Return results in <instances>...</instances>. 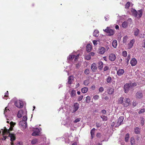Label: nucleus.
<instances>
[{
  "label": "nucleus",
  "instance_id": "nucleus-1",
  "mask_svg": "<svg viewBox=\"0 0 145 145\" xmlns=\"http://www.w3.org/2000/svg\"><path fill=\"white\" fill-rule=\"evenodd\" d=\"M10 127L9 129H5L3 130H2V132L3 135V136L4 140H5L6 139V137H9L10 138V140L12 141L11 144L12 145L13 143L12 141L15 140V138L14 135L11 134L9 132V131H12V130L13 127L15 125V123H13L12 121H11L10 123Z\"/></svg>",
  "mask_w": 145,
  "mask_h": 145
},
{
  "label": "nucleus",
  "instance_id": "nucleus-2",
  "mask_svg": "<svg viewBox=\"0 0 145 145\" xmlns=\"http://www.w3.org/2000/svg\"><path fill=\"white\" fill-rule=\"evenodd\" d=\"M131 12L133 15L138 18H140L142 15L143 11L141 9L137 11L135 9L132 8L131 10Z\"/></svg>",
  "mask_w": 145,
  "mask_h": 145
},
{
  "label": "nucleus",
  "instance_id": "nucleus-3",
  "mask_svg": "<svg viewBox=\"0 0 145 145\" xmlns=\"http://www.w3.org/2000/svg\"><path fill=\"white\" fill-rule=\"evenodd\" d=\"M27 120V116H24L23 117L22 120L19 123V125L23 129H24L27 127L26 121Z\"/></svg>",
  "mask_w": 145,
  "mask_h": 145
},
{
  "label": "nucleus",
  "instance_id": "nucleus-4",
  "mask_svg": "<svg viewBox=\"0 0 145 145\" xmlns=\"http://www.w3.org/2000/svg\"><path fill=\"white\" fill-rule=\"evenodd\" d=\"M27 112L25 110H20L18 112L17 116L18 118H20L22 116H23V117L25 116H27Z\"/></svg>",
  "mask_w": 145,
  "mask_h": 145
},
{
  "label": "nucleus",
  "instance_id": "nucleus-5",
  "mask_svg": "<svg viewBox=\"0 0 145 145\" xmlns=\"http://www.w3.org/2000/svg\"><path fill=\"white\" fill-rule=\"evenodd\" d=\"M15 106L18 108H21L23 106V102L20 100H17L14 103Z\"/></svg>",
  "mask_w": 145,
  "mask_h": 145
},
{
  "label": "nucleus",
  "instance_id": "nucleus-6",
  "mask_svg": "<svg viewBox=\"0 0 145 145\" xmlns=\"http://www.w3.org/2000/svg\"><path fill=\"white\" fill-rule=\"evenodd\" d=\"M132 88L131 84H126L124 86V89L125 92V93H127L129 90Z\"/></svg>",
  "mask_w": 145,
  "mask_h": 145
},
{
  "label": "nucleus",
  "instance_id": "nucleus-7",
  "mask_svg": "<svg viewBox=\"0 0 145 145\" xmlns=\"http://www.w3.org/2000/svg\"><path fill=\"white\" fill-rule=\"evenodd\" d=\"M103 31L108 33V35L109 36L112 35L114 33V30L112 29H109V28L108 27H107L106 29H103Z\"/></svg>",
  "mask_w": 145,
  "mask_h": 145
},
{
  "label": "nucleus",
  "instance_id": "nucleus-8",
  "mask_svg": "<svg viewBox=\"0 0 145 145\" xmlns=\"http://www.w3.org/2000/svg\"><path fill=\"white\" fill-rule=\"evenodd\" d=\"M131 104L130 101L129 99L126 98L124 100L123 105L125 107H127L129 106Z\"/></svg>",
  "mask_w": 145,
  "mask_h": 145
},
{
  "label": "nucleus",
  "instance_id": "nucleus-9",
  "mask_svg": "<svg viewBox=\"0 0 145 145\" xmlns=\"http://www.w3.org/2000/svg\"><path fill=\"white\" fill-rule=\"evenodd\" d=\"M75 57V58L74 59V61H76L78 60V57H79V55H77L76 57L75 55H73V54H71L68 57V58L70 60H73L74 58Z\"/></svg>",
  "mask_w": 145,
  "mask_h": 145
},
{
  "label": "nucleus",
  "instance_id": "nucleus-10",
  "mask_svg": "<svg viewBox=\"0 0 145 145\" xmlns=\"http://www.w3.org/2000/svg\"><path fill=\"white\" fill-rule=\"evenodd\" d=\"M69 93L71 97H75L76 95V91L75 90L72 89L69 90Z\"/></svg>",
  "mask_w": 145,
  "mask_h": 145
},
{
  "label": "nucleus",
  "instance_id": "nucleus-11",
  "mask_svg": "<svg viewBox=\"0 0 145 145\" xmlns=\"http://www.w3.org/2000/svg\"><path fill=\"white\" fill-rule=\"evenodd\" d=\"M33 132L32 134L33 136H36L38 135L40 131L39 129L37 128H35L33 130Z\"/></svg>",
  "mask_w": 145,
  "mask_h": 145
},
{
  "label": "nucleus",
  "instance_id": "nucleus-12",
  "mask_svg": "<svg viewBox=\"0 0 145 145\" xmlns=\"http://www.w3.org/2000/svg\"><path fill=\"white\" fill-rule=\"evenodd\" d=\"M109 60L112 61H114L116 58V56L113 54H110L109 55Z\"/></svg>",
  "mask_w": 145,
  "mask_h": 145
},
{
  "label": "nucleus",
  "instance_id": "nucleus-13",
  "mask_svg": "<svg viewBox=\"0 0 145 145\" xmlns=\"http://www.w3.org/2000/svg\"><path fill=\"white\" fill-rule=\"evenodd\" d=\"M79 104L77 103H74L73 112H76L79 108Z\"/></svg>",
  "mask_w": 145,
  "mask_h": 145
},
{
  "label": "nucleus",
  "instance_id": "nucleus-14",
  "mask_svg": "<svg viewBox=\"0 0 145 145\" xmlns=\"http://www.w3.org/2000/svg\"><path fill=\"white\" fill-rule=\"evenodd\" d=\"M124 70L123 69H119L117 71V74L119 76L122 75L124 73Z\"/></svg>",
  "mask_w": 145,
  "mask_h": 145
},
{
  "label": "nucleus",
  "instance_id": "nucleus-15",
  "mask_svg": "<svg viewBox=\"0 0 145 145\" xmlns=\"http://www.w3.org/2000/svg\"><path fill=\"white\" fill-rule=\"evenodd\" d=\"M134 42L135 40L134 39H132L129 42L128 44V48L129 49L131 48L132 47Z\"/></svg>",
  "mask_w": 145,
  "mask_h": 145
},
{
  "label": "nucleus",
  "instance_id": "nucleus-16",
  "mask_svg": "<svg viewBox=\"0 0 145 145\" xmlns=\"http://www.w3.org/2000/svg\"><path fill=\"white\" fill-rule=\"evenodd\" d=\"M123 119L124 117L123 116H121L120 117L117 122V124L118 125V126L120 125L121 124H122V123L123 121Z\"/></svg>",
  "mask_w": 145,
  "mask_h": 145
},
{
  "label": "nucleus",
  "instance_id": "nucleus-17",
  "mask_svg": "<svg viewBox=\"0 0 145 145\" xmlns=\"http://www.w3.org/2000/svg\"><path fill=\"white\" fill-rule=\"evenodd\" d=\"M91 69L93 72H95L97 69L96 64L95 63H93L91 67Z\"/></svg>",
  "mask_w": 145,
  "mask_h": 145
},
{
  "label": "nucleus",
  "instance_id": "nucleus-18",
  "mask_svg": "<svg viewBox=\"0 0 145 145\" xmlns=\"http://www.w3.org/2000/svg\"><path fill=\"white\" fill-rule=\"evenodd\" d=\"M137 61L135 58L132 59L130 61V63L132 66H135L137 64Z\"/></svg>",
  "mask_w": 145,
  "mask_h": 145
},
{
  "label": "nucleus",
  "instance_id": "nucleus-19",
  "mask_svg": "<svg viewBox=\"0 0 145 145\" xmlns=\"http://www.w3.org/2000/svg\"><path fill=\"white\" fill-rule=\"evenodd\" d=\"M136 97L137 99H140L142 97V95L140 92H138L136 94Z\"/></svg>",
  "mask_w": 145,
  "mask_h": 145
},
{
  "label": "nucleus",
  "instance_id": "nucleus-20",
  "mask_svg": "<svg viewBox=\"0 0 145 145\" xmlns=\"http://www.w3.org/2000/svg\"><path fill=\"white\" fill-rule=\"evenodd\" d=\"M107 92L108 94H112L114 92V89L112 88L109 87L107 90Z\"/></svg>",
  "mask_w": 145,
  "mask_h": 145
},
{
  "label": "nucleus",
  "instance_id": "nucleus-21",
  "mask_svg": "<svg viewBox=\"0 0 145 145\" xmlns=\"http://www.w3.org/2000/svg\"><path fill=\"white\" fill-rule=\"evenodd\" d=\"M74 76H69L68 78V82L69 84H71L72 83V82L74 80Z\"/></svg>",
  "mask_w": 145,
  "mask_h": 145
},
{
  "label": "nucleus",
  "instance_id": "nucleus-22",
  "mask_svg": "<svg viewBox=\"0 0 145 145\" xmlns=\"http://www.w3.org/2000/svg\"><path fill=\"white\" fill-rule=\"evenodd\" d=\"M92 48V46L90 44H88L86 46L87 51L88 52H90Z\"/></svg>",
  "mask_w": 145,
  "mask_h": 145
},
{
  "label": "nucleus",
  "instance_id": "nucleus-23",
  "mask_svg": "<svg viewBox=\"0 0 145 145\" xmlns=\"http://www.w3.org/2000/svg\"><path fill=\"white\" fill-rule=\"evenodd\" d=\"M99 53L100 54H103L105 52V50L104 47H101L99 49Z\"/></svg>",
  "mask_w": 145,
  "mask_h": 145
},
{
  "label": "nucleus",
  "instance_id": "nucleus-24",
  "mask_svg": "<svg viewBox=\"0 0 145 145\" xmlns=\"http://www.w3.org/2000/svg\"><path fill=\"white\" fill-rule=\"evenodd\" d=\"M98 68L100 69H102L103 67V63L101 61L98 62Z\"/></svg>",
  "mask_w": 145,
  "mask_h": 145
},
{
  "label": "nucleus",
  "instance_id": "nucleus-25",
  "mask_svg": "<svg viewBox=\"0 0 145 145\" xmlns=\"http://www.w3.org/2000/svg\"><path fill=\"white\" fill-rule=\"evenodd\" d=\"M128 24V23L127 21H125L122 23V27L123 28H126L127 27Z\"/></svg>",
  "mask_w": 145,
  "mask_h": 145
},
{
  "label": "nucleus",
  "instance_id": "nucleus-26",
  "mask_svg": "<svg viewBox=\"0 0 145 145\" xmlns=\"http://www.w3.org/2000/svg\"><path fill=\"white\" fill-rule=\"evenodd\" d=\"M10 111L8 107H6L4 111V114L5 115V116H7V114Z\"/></svg>",
  "mask_w": 145,
  "mask_h": 145
},
{
  "label": "nucleus",
  "instance_id": "nucleus-27",
  "mask_svg": "<svg viewBox=\"0 0 145 145\" xmlns=\"http://www.w3.org/2000/svg\"><path fill=\"white\" fill-rule=\"evenodd\" d=\"M117 45V41L116 40H114L112 43V46L114 48H116V47Z\"/></svg>",
  "mask_w": 145,
  "mask_h": 145
},
{
  "label": "nucleus",
  "instance_id": "nucleus-28",
  "mask_svg": "<svg viewBox=\"0 0 145 145\" xmlns=\"http://www.w3.org/2000/svg\"><path fill=\"white\" fill-rule=\"evenodd\" d=\"M88 89L87 87H84L81 89V91L83 93H86L88 91Z\"/></svg>",
  "mask_w": 145,
  "mask_h": 145
},
{
  "label": "nucleus",
  "instance_id": "nucleus-29",
  "mask_svg": "<svg viewBox=\"0 0 145 145\" xmlns=\"http://www.w3.org/2000/svg\"><path fill=\"white\" fill-rule=\"evenodd\" d=\"M123 97H121L120 98L118 101V104H121L123 102Z\"/></svg>",
  "mask_w": 145,
  "mask_h": 145
},
{
  "label": "nucleus",
  "instance_id": "nucleus-30",
  "mask_svg": "<svg viewBox=\"0 0 145 145\" xmlns=\"http://www.w3.org/2000/svg\"><path fill=\"white\" fill-rule=\"evenodd\" d=\"M98 33L99 31L98 30H95L93 33V36L95 37H97L99 35Z\"/></svg>",
  "mask_w": 145,
  "mask_h": 145
},
{
  "label": "nucleus",
  "instance_id": "nucleus-31",
  "mask_svg": "<svg viewBox=\"0 0 145 145\" xmlns=\"http://www.w3.org/2000/svg\"><path fill=\"white\" fill-rule=\"evenodd\" d=\"M101 117L104 121H106L107 120V116L102 115L101 116Z\"/></svg>",
  "mask_w": 145,
  "mask_h": 145
},
{
  "label": "nucleus",
  "instance_id": "nucleus-32",
  "mask_svg": "<svg viewBox=\"0 0 145 145\" xmlns=\"http://www.w3.org/2000/svg\"><path fill=\"white\" fill-rule=\"evenodd\" d=\"M95 130V128H93L91 131V137H92V138H93V137L94 136V132Z\"/></svg>",
  "mask_w": 145,
  "mask_h": 145
},
{
  "label": "nucleus",
  "instance_id": "nucleus-33",
  "mask_svg": "<svg viewBox=\"0 0 145 145\" xmlns=\"http://www.w3.org/2000/svg\"><path fill=\"white\" fill-rule=\"evenodd\" d=\"M38 142V140L36 139H34L31 141V143L32 144H37Z\"/></svg>",
  "mask_w": 145,
  "mask_h": 145
},
{
  "label": "nucleus",
  "instance_id": "nucleus-34",
  "mask_svg": "<svg viewBox=\"0 0 145 145\" xmlns=\"http://www.w3.org/2000/svg\"><path fill=\"white\" fill-rule=\"evenodd\" d=\"M91 98L89 96H88L86 98V103H89L90 101Z\"/></svg>",
  "mask_w": 145,
  "mask_h": 145
},
{
  "label": "nucleus",
  "instance_id": "nucleus-35",
  "mask_svg": "<svg viewBox=\"0 0 145 145\" xmlns=\"http://www.w3.org/2000/svg\"><path fill=\"white\" fill-rule=\"evenodd\" d=\"M85 58L87 60H89L91 59L90 55L89 54L86 55L85 56Z\"/></svg>",
  "mask_w": 145,
  "mask_h": 145
},
{
  "label": "nucleus",
  "instance_id": "nucleus-36",
  "mask_svg": "<svg viewBox=\"0 0 145 145\" xmlns=\"http://www.w3.org/2000/svg\"><path fill=\"white\" fill-rule=\"evenodd\" d=\"M134 132L136 134H139L140 132V129L138 127L136 128L135 129Z\"/></svg>",
  "mask_w": 145,
  "mask_h": 145
},
{
  "label": "nucleus",
  "instance_id": "nucleus-37",
  "mask_svg": "<svg viewBox=\"0 0 145 145\" xmlns=\"http://www.w3.org/2000/svg\"><path fill=\"white\" fill-rule=\"evenodd\" d=\"M139 33V30L138 29L136 28L135 31L134 35L135 36H137Z\"/></svg>",
  "mask_w": 145,
  "mask_h": 145
},
{
  "label": "nucleus",
  "instance_id": "nucleus-38",
  "mask_svg": "<svg viewBox=\"0 0 145 145\" xmlns=\"http://www.w3.org/2000/svg\"><path fill=\"white\" fill-rule=\"evenodd\" d=\"M89 83V80H87L84 81V84L85 86H87Z\"/></svg>",
  "mask_w": 145,
  "mask_h": 145
},
{
  "label": "nucleus",
  "instance_id": "nucleus-39",
  "mask_svg": "<svg viewBox=\"0 0 145 145\" xmlns=\"http://www.w3.org/2000/svg\"><path fill=\"white\" fill-rule=\"evenodd\" d=\"M112 80L110 76H108L106 79V81L107 83H110Z\"/></svg>",
  "mask_w": 145,
  "mask_h": 145
},
{
  "label": "nucleus",
  "instance_id": "nucleus-40",
  "mask_svg": "<svg viewBox=\"0 0 145 145\" xmlns=\"http://www.w3.org/2000/svg\"><path fill=\"white\" fill-rule=\"evenodd\" d=\"M129 137V135L128 134H127L126 135L125 137V140L126 142H127L128 141Z\"/></svg>",
  "mask_w": 145,
  "mask_h": 145
},
{
  "label": "nucleus",
  "instance_id": "nucleus-41",
  "mask_svg": "<svg viewBox=\"0 0 145 145\" xmlns=\"http://www.w3.org/2000/svg\"><path fill=\"white\" fill-rule=\"evenodd\" d=\"M135 139L134 138L132 137L131 140V145H134L135 144Z\"/></svg>",
  "mask_w": 145,
  "mask_h": 145
},
{
  "label": "nucleus",
  "instance_id": "nucleus-42",
  "mask_svg": "<svg viewBox=\"0 0 145 145\" xmlns=\"http://www.w3.org/2000/svg\"><path fill=\"white\" fill-rule=\"evenodd\" d=\"M8 91H7V92L5 93V95L3 97V98L4 99H7V98L8 96Z\"/></svg>",
  "mask_w": 145,
  "mask_h": 145
},
{
  "label": "nucleus",
  "instance_id": "nucleus-43",
  "mask_svg": "<svg viewBox=\"0 0 145 145\" xmlns=\"http://www.w3.org/2000/svg\"><path fill=\"white\" fill-rule=\"evenodd\" d=\"M99 98V96L97 95H95L93 97V99L95 100H98Z\"/></svg>",
  "mask_w": 145,
  "mask_h": 145
},
{
  "label": "nucleus",
  "instance_id": "nucleus-44",
  "mask_svg": "<svg viewBox=\"0 0 145 145\" xmlns=\"http://www.w3.org/2000/svg\"><path fill=\"white\" fill-rule=\"evenodd\" d=\"M128 39V37L127 36H125L123 38V42L124 43H125L127 42V40Z\"/></svg>",
  "mask_w": 145,
  "mask_h": 145
},
{
  "label": "nucleus",
  "instance_id": "nucleus-45",
  "mask_svg": "<svg viewBox=\"0 0 145 145\" xmlns=\"http://www.w3.org/2000/svg\"><path fill=\"white\" fill-rule=\"evenodd\" d=\"M140 120H141L140 124L142 125H143L144 123V119L142 117L140 118Z\"/></svg>",
  "mask_w": 145,
  "mask_h": 145
},
{
  "label": "nucleus",
  "instance_id": "nucleus-46",
  "mask_svg": "<svg viewBox=\"0 0 145 145\" xmlns=\"http://www.w3.org/2000/svg\"><path fill=\"white\" fill-rule=\"evenodd\" d=\"M145 111L144 109L143 108L141 109L138 111V113L139 114H141L143 113Z\"/></svg>",
  "mask_w": 145,
  "mask_h": 145
},
{
  "label": "nucleus",
  "instance_id": "nucleus-47",
  "mask_svg": "<svg viewBox=\"0 0 145 145\" xmlns=\"http://www.w3.org/2000/svg\"><path fill=\"white\" fill-rule=\"evenodd\" d=\"M83 97V96L82 95L79 96L78 98V101H81Z\"/></svg>",
  "mask_w": 145,
  "mask_h": 145
},
{
  "label": "nucleus",
  "instance_id": "nucleus-48",
  "mask_svg": "<svg viewBox=\"0 0 145 145\" xmlns=\"http://www.w3.org/2000/svg\"><path fill=\"white\" fill-rule=\"evenodd\" d=\"M130 6V3L129 2H127L125 5V8H128Z\"/></svg>",
  "mask_w": 145,
  "mask_h": 145
},
{
  "label": "nucleus",
  "instance_id": "nucleus-49",
  "mask_svg": "<svg viewBox=\"0 0 145 145\" xmlns=\"http://www.w3.org/2000/svg\"><path fill=\"white\" fill-rule=\"evenodd\" d=\"M127 55V53L126 51H124L122 52V55L124 57H126Z\"/></svg>",
  "mask_w": 145,
  "mask_h": 145
},
{
  "label": "nucleus",
  "instance_id": "nucleus-50",
  "mask_svg": "<svg viewBox=\"0 0 145 145\" xmlns=\"http://www.w3.org/2000/svg\"><path fill=\"white\" fill-rule=\"evenodd\" d=\"M97 42V41L96 40H93V44L95 46L97 45L98 43Z\"/></svg>",
  "mask_w": 145,
  "mask_h": 145
},
{
  "label": "nucleus",
  "instance_id": "nucleus-51",
  "mask_svg": "<svg viewBox=\"0 0 145 145\" xmlns=\"http://www.w3.org/2000/svg\"><path fill=\"white\" fill-rule=\"evenodd\" d=\"M89 70L88 69H86L84 71V73L86 74H88L89 73Z\"/></svg>",
  "mask_w": 145,
  "mask_h": 145
},
{
  "label": "nucleus",
  "instance_id": "nucleus-52",
  "mask_svg": "<svg viewBox=\"0 0 145 145\" xmlns=\"http://www.w3.org/2000/svg\"><path fill=\"white\" fill-rule=\"evenodd\" d=\"M130 56L129 55H128V56H127V58L126 59V62H127V63H129V60L130 59Z\"/></svg>",
  "mask_w": 145,
  "mask_h": 145
},
{
  "label": "nucleus",
  "instance_id": "nucleus-53",
  "mask_svg": "<svg viewBox=\"0 0 145 145\" xmlns=\"http://www.w3.org/2000/svg\"><path fill=\"white\" fill-rule=\"evenodd\" d=\"M80 121V118H78L76 119L74 121V122L75 123H77L78 122H79Z\"/></svg>",
  "mask_w": 145,
  "mask_h": 145
},
{
  "label": "nucleus",
  "instance_id": "nucleus-54",
  "mask_svg": "<svg viewBox=\"0 0 145 145\" xmlns=\"http://www.w3.org/2000/svg\"><path fill=\"white\" fill-rule=\"evenodd\" d=\"M16 145H23V144L22 142H18L16 143Z\"/></svg>",
  "mask_w": 145,
  "mask_h": 145
},
{
  "label": "nucleus",
  "instance_id": "nucleus-55",
  "mask_svg": "<svg viewBox=\"0 0 145 145\" xmlns=\"http://www.w3.org/2000/svg\"><path fill=\"white\" fill-rule=\"evenodd\" d=\"M104 91V89L103 87H100L99 89V91L100 92H102Z\"/></svg>",
  "mask_w": 145,
  "mask_h": 145
},
{
  "label": "nucleus",
  "instance_id": "nucleus-56",
  "mask_svg": "<svg viewBox=\"0 0 145 145\" xmlns=\"http://www.w3.org/2000/svg\"><path fill=\"white\" fill-rule=\"evenodd\" d=\"M109 69V67L108 66H106L104 68V70L105 71H106Z\"/></svg>",
  "mask_w": 145,
  "mask_h": 145
},
{
  "label": "nucleus",
  "instance_id": "nucleus-57",
  "mask_svg": "<svg viewBox=\"0 0 145 145\" xmlns=\"http://www.w3.org/2000/svg\"><path fill=\"white\" fill-rule=\"evenodd\" d=\"M96 126L97 127H99L101 126V124L99 123H96Z\"/></svg>",
  "mask_w": 145,
  "mask_h": 145
},
{
  "label": "nucleus",
  "instance_id": "nucleus-58",
  "mask_svg": "<svg viewBox=\"0 0 145 145\" xmlns=\"http://www.w3.org/2000/svg\"><path fill=\"white\" fill-rule=\"evenodd\" d=\"M106 111L105 110H103L101 111V113L103 114H106Z\"/></svg>",
  "mask_w": 145,
  "mask_h": 145
},
{
  "label": "nucleus",
  "instance_id": "nucleus-59",
  "mask_svg": "<svg viewBox=\"0 0 145 145\" xmlns=\"http://www.w3.org/2000/svg\"><path fill=\"white\" fill-rule=\"evenodd\" d=\"M90 55V56H93L95 55V53L93 52H91L89 54Z\"/></svg>",
  "mask_w": 145,
  "mask_h": 145
},
{
  "label": "nucleus",
  "instance_id": "nucleus-60",
  "mask_svg": "<svg viewBox=\"0 0 145 145\" xmlns=\"http://www.w3.org/2000/svg\"><path fill=\"white\" fill-rule=\"evenodd\" d=\"M128 22H129V23L130 24H131L132 23V20L131 19V18H129L127 20Z\"/></svg>",
  "mask_w": 145,
  "mask_h": 145
},
{
  "label": "nucleus",
  "instance_id": "nucleus-61",
  "mask_svg": "<svg viewBox=\"0 0 145 145\" xmlns=\"http://www.w3.org/2000/svg\"><path fill=\"white\" fill-rule=\"evenodd\" d=\"M109 17L108 16H107L105 17V19L106 21H107L109 19Z\"/></svg>",
  "mask_w": 145,
  "mask_h": 145
},
{
  "label": "nucleus",
  "instance_id": "nucleus-62",
  "mask_svg": "<svg viewBox=\"0 0 145 145\" xmlns=\"http://www.w3.org/2000/svg\"><path fill=\"white\" fill-rule=\"evenodd\" d=\"M95 85H93L91 87V88L93 89V90H94L95 89Z\"/></svg>",
  "mask_w": 145,
  "mask_h": 145
},
{
  "label": "nucleus",
  "instance_id": "nucleus-63",
  "mask_svg": "<svg viewBox=\"0 0 145 145\" xmlns=\"http://www.w3.org/2000/svg\"><path fill=\"white\" fill-rule=\"evenodd\" d=\"M119 26L118 25H116L115 26V29H119Z\"/></svg>",
  "mask_w": 145,
  "mask_h": 145
},
{
  "label": "nucleus",
  "instance_id": "nucleus-64",
  "mask_svg": "<svg viewBox=\"0 0 145 145\" xmlns=\"http://www.w3.org/2000/svg\"><path fill=\"white\" fill-rule=\"evenodd\" d=\"M144 44L142 46L144 47L145 48V40L144 41Z\"/></svg>",
  "mask_w": 145,
  "mask_h": 145
}]
</instances>
